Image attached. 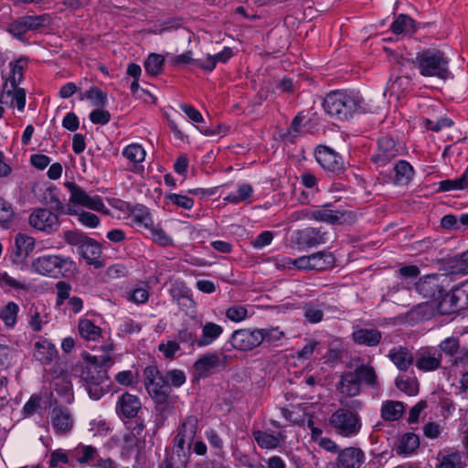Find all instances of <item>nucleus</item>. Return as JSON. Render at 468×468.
<instances>
[{
    "label": "nucleus",
    "instance_id": "obj_12",
    "mask_svg": "<svg viewBox=\"0 0 468 468\" xmlns=\"http://www.w3.org/2000/svg\"><path fill=\"white\" fill-rule=\"evenodd\" d=\"M29 225L48 234L58 229L60 222L58 216L47 208H36L29 216Z\"/></svg>",
    "mask_w": 468,
    "mask_h": 468
},
{
    "label": "nucleus",
    "instance_id": "obj_17",
    "mask_svg": "<svg viewBox=\"0 0 468 468\" xmlns=\"http://www.w3.org/2000/svg\"><path fill=\"white\" fill-rule=\"evenodd\" d=\"M50 421L56 434L69 433L74 425V419L70 411L63 406H55L50 413Z\"/></svg>",
    "mask_w": 468,
    "mask_h": 468
},
{
    "label": "nucleus",
    "instance_id": "obj_37",
    "mask_svg": "<svg viewBox=\"0 0 468 468\" xmlns=\"http://www.w3.org/2000/svg\"><path fill=\"white\" fill-rule=\"evenodd\" d=\"M405 410L400 401L387 400L381 406V417L387 421H395L400 419Z\"/></svg>",
    "mask_w": 468,
    "mask_h": 468
},
{
    "label": "nucleus",
    "instance_id": "obj_51",
    "mask_svg": "<svg viewBox=\"0 0 468 468\" xmlns=\"http://www.w3.org/2000/svg\"><path fill=\"white\" fill-rule=\"evenodd\" d=\"M439 468H462V454L458 451H454L449 454L442 456Z\"/></svg>",
    "mask_w": 468,
    "mask_h": 468
},
{
    "label": "nucleus",
    "instance_id": "obj_8",
    "mask_svg": "<svg viewBox=\"0 0 468 468\" xmlns=\"http://www.w3.org/2000/svg\"><path fill=\"white\" fill-rule=\"evenodd\" d=\"M64 185L70 194V203L80 205L106 215L109 214V209L105 207L102 199L99 196H90L82 187L74 182H66Z\"/></svg>",
    "mask_w": 468,
    "mask_h": 468
},
{
    "label": "nucleus",
    "instance_id": "obj_16",
    "mask_svg": "<svg viewBox=\"0 0 468 468\" xmlns=\"http://www.w3.org/2000/svg\"><path fill=\"white\" fill-rule=\"evenodd\" d=\"M415 365L423 372L437 370L441 367V355L434 347H422L415 355Z\"/></svg>",
    "mask_w": 468,
    "mask_h": 468
},
{
    "label": "nucleus",
    "instance_id": "obj_48",
    "mask_svg": "<svg viewBox=\"0 0 468 468\" xmlns=\"http://www.w3.org/2000/svg\"><path fill=\"white\" fill-rule=\"evenodd\" d=\"M282 265L283 267H294L298 270H312L310 255L301 256L296 259L284 257L282 259Z\"/></svg>",
    "mask_w": 468,
    "mask_h": 468
},
{
    "label": "nucleus",
    "instance_id": "obj_38",
    "mask_svg": "<svg viewBox=\"0 0 468 468\" xmlns=\"http://www.w3.org/2000/svg\"><path fill=\"white\" fill-rule=\"evenodd\" d=\"M27 62L23 58L9 63L10 76L5 80L3 87L7 88L8 82L11 88H16L23 80V70Z\"/></svg>",
    "mask_w": 468,
    "mask_h": 468
},
{
    "label": "nucleus",
    "instance_id": "obj_44",
    "mask_svg": "<svg viewBox=\"0 0 468 468\" xmlns=\"http://www.w3.org/2000/svg\"><path fill=\"white\" fill-rule=\"evenodd\" d=\"M252 193L253 188L250 184H242L239 186L237 192L229 194L224 200L232 204H238L242 201H247L251 197Z\"/></svg>",
    "mask_w": 468,
    "mask_h": 468
},
{
    "label": "nucleus",
    "instance_id": "obj_5",
    "mask_svg": "<svg viewBox=\"0 0 468 468\" xmlns=\"http://www.w3.org/2000/svg\"><path fill=\"white\" fill-rule=\"evenodd\" d=\"M412 63L424 77H435L445 80L452 75L449 58L437 48H427L418 52Z\"/></svg>",
    "mask_w": 468,
    "mask_h": 468
},
{
    "label": "nucleus",
    "instance_id": "obj_24",
    "mask_svg": "<svg viewBox=\"0 0 468 468\" xmlns=\"http://www.w3.org/2000/svg\"><path fill=\"white\" fill-rule=\"evenodd\" d=\"M336 388L345 397L344 399L358 396L361 392V385L352 371H346L341 375Z\"/></svg>",
    "mask_w": 468,
    "mask_h": 468
},
{
    "label": "nucleus",
    "instance_id": "obj_46",
    "mask_svg": "<svg viewBox=\"0 0 468 468\" xmlns=\"http://www.w3.org/2000/svg\"><path fill=\"white\" fill-rule=\"evenodd\" d=\"M165 58L162 55L152 53L144 62V69L152 76L158 75L163 68Z\"/></svg>",
    "mask_w": 468,
    "mask_h": 468
},
{
    "label": "nucleus",
    "instance_id": "obj_4",
    "mask_svg": "<svg viewBox=\"0 0 468 468\" xmlns=\"http://www.w3.org/2000/svg\"><path fill=\"white\" fill-rule=\"evenodd\" d=\"M339 402L342 407L330 416V427L343 437L357 435L362 428L361 418L357 411L362 408V402L358 399L347 401L344 399H340Z\"/></svg>",
    "mask_w": 468,
    "mask_h": 468
},
{
    "label": "nucleus",
    "instance_id": "obj_52",
    "mask_svg": "<svg viewBox=\"0 0 468 468\" xmlns=\"http://www.w3.org/2000/svg\"><path fill=\"white\" fill-rule=\"evenodd\" d=\"M149 232H150V235H151V238L152 239L163 246V247H166L170 244H172V239L166 234V232L159 228V227H154V224L148 229Z\"/></svg>",
    "mask_w": 468,
    "mask_h": 468
},
{
    "label": "nucleus",
    "instance_id": "obj_60",
    "mask_svg": "<svg viewBox=\"0 0 468 468\" xmlns=\"http://www.w3.org/2000/svg\"><path fill=\"white\" fill-rule=\"evenodd\" d=\"M89 117L92 123L105 125L111 120V113L103 109H95L90 113Z\"/></svg>",
    "mask_w": 468,
    "mask_h": 468
},
{
    "label": "nucleus",
    "instance_id": "obj_1",
    "mask_svg": "<svg viewBox=\"0 0 468 468\" xmlns=\"http://www.w3.org/2000/svg\"><path fill=\"white\" fill-rule=\"evenodd\" d=\"M112 349V345H108L104 346L105 354L89 356L87 357V364L81 370L80 379L83 381L85 388L92 399H100L107 390V382L109 380L107 364L112 363L110 353Z\"/></svg>",
    "mask_w": 468,
    "mask_h": 468
},
{
    "label": "nucleus",
    "instance_id": "obj_57",
    "mask_svg": "<svg viewBox=\"0 0 468 468\" xmlns=\"http://www.w3.org/2000/svg\"><path fill=\"white\" fill-rule=\"evenodd\" d=\"M261 331L263 341L278 346V342L284 336V333L278 328L259 329Z\"/></svg>",
    "mask_w": 468,
    "mask_h": 468
},
{
    "label": "nucleus",
    "instance_id": "obj_62",
    "mask_svg": "<svg viewBox=\"0 0 468 468\" xmlns=\"http://www.w3.org/2000/svg\"><path fill=\"white\" fill-rule=\"evenodd\" d=\"M165 378L168 384L170 383L175 387H180L186 382V375L179 369L167 371Z\"/></svg>",
    "mask_w": 468,
    "mask_h": 468
},
{
    "label": "nucleus",
    "instance_id": "obj_6",
    "mask_svg": "<svg viewBox=\"0 0 468 468\" xmlns=\"http://www.w3.org/2000/svg\"><path fill=\"white\" fill-rule=\"evenodd\" d=\"M64 239L68 244L77 247L78 253L89 265H92L95 269L103 267L101 260V248L95 239L77 230L65 231Z\"/></svg>",
    "mask_w": 468,
    "mask_h": 468
},
{
    "label": "nucleus",
    "instance_id": "obj_49",
    "mask_svg": "<svg viewBox=\"0 0 468 468\" xmlns=\"http://www.w3.org/2000/svg\"><path fill=\"white\" fill-rule=\"evenodd\" d=\"M395 384L399 390L410 396L416 395L418 392V383L413 378L400 376L396 378Z\"/></svg>",
    "mask_w": 468,
    "mask_h": 468
},
{
    "label": "nucleus",
    "instance_id": "obj_47",
    "mask_svg": "<svg viewBox=\"0 0 468 468\" xmlns=\"http://www.w3.org/2000/svg\"><path fill=\"white\" fill-rule=\"evenodd\" d=\"M191 445L184 441L183 439L174 438L173 452L177 455L181 463L186 465L188 462Z\"/></svg>",
    "mask_w": 468,
    "mask_h": 468
},
{
    "label": "nucleus",
    "instance_id": "obj_54",
    "mask_svg": "<svg viewBox=\"0 0 468 468\" xmlns=\"http://www.w3.org/2000/svg\"><path fill=\"white\" fill-rule=\"evenodd\" d=\"M77 454V461L80 463H87L91 460L95 459V455L97 453L96 448L88 445V446H81L75 450Z\"/></svg>",
    "mask_w": 468,
    "mask_h": 468
},
{
    "label": "nucleus",
    "instance_id": "obj_41",
    "mask_svg": "<svg viewBox=\"0 0 468 468\" xmlns=\"http://www.w3.org/2000/svg\"><path fill=\"white\" fill-rule=\"evenodd\" d=\"M324 303L319 304L314 302L305 303L303 307V317L310 324H317L324 318Z\"/></svg>",
    "mask_w": 468,
    "mask_h": 468
},
{
    "label": "nucleus",
    "instance_id": "obj_36",
    "mask_svg": "<svg viewBox=\"0 0 468 468\" xmlns=\"http://www.w3.org/2000/svg\"><path fill=\"white\" fill-rule=\"evenodd\" d=\"M252 435L261 448L268 450L279 447L281 441L283 439L281 432L274 435L262 431H254Z\"/></svg>",
    "mask_w": 468,
    "mask_h": 468
},
{
    "label": "nucleus",
    "instance_id": "obj_26",
    "mask_svg": "<svg viewBox=\"0 0 468 468\" xmlns=\"http://www.w3.org/2000/svg\"><path fill=\"white\" fill-rule=\"evenodd\" d=\"M0 103L10 107H16L19 112H23L26 105V90L23 88L4 89L0 95Z\"/></svg>",
    "mask_w": 468,
    "mask_h": 468
},
{
    "label": "nucleus",
    "instance_id": "obj_35",
    "mask_svg": "<svg viewBox=\"0 0 468 468\" xmlns=\"http://www.w3.org/2000/svg\"><path fill=\"white\" fill-rule=\"evenodd\" d=\"M57 356V349L50 342L44 340L35 344V358L42 364H49Z\"/></svg>",
    "mask_w": 468,
    "mask_h": 468
},
{
    "label": "nucleus",
    "instance_id": "obj_2",
    "mask_svg": "<svg viewBox=\"0 0 468 468\" xmlns=\"http://www.w3.org/2000/svg\"><path fill=\"white\" fill-rule=\"evenodd\" d=\"M323 107L326 114L339 121L349 120L354 113L368 112L372 109L358 94L333 91L325 96Z\"/></svg>",
    "mask_w": 468,
    "mask_h": 468
},
{
    "label": "nucleus",
    "instance_id": "obj_61",
    "mask_svg": "<svg viewBox=\"0 0 468 468\" xmlns=\"http://www.w3.org/2000/svg\"><path fill=\"white\" fill-rule=\"evenodd\" d=\"M464 183L462 181V177L456 179L442 180L439 183V190L441 191H452V190H463L465 189Z\"/></svg>",
    "mask_w": 468,
    "mask_h": 468
},
{
    "label": "nucleus",
    "instance_id": "obj_30",
    "mask_svg": "<svg viewBox=\"0 0 468 468\" xmlns=\"http://www.w3.org/2000/svg\"><path fill=\"white\" fill-rule=\"evenodd\" d=\"M429 24L416 23L411 17L407 15H399L396 20L391 24L390 29L396 34H412L420 26L426 27Z\"/></svg>",
    "mask_w": 468,
    "mask_h": 468
},
{
    "label": "nucleus",
    "instance_id": "obj_9",
    "mask_svg": "<svg viewBox=\"0 0 468 468\" xmlns=\"http://www.w3.org/2000/svg\"><path fill=\"white\" fill-rule=\"evenodd\" d=\"M438 353L445 357L447 363L452 367L458 366L463 363L468 358V349L463 347L458 337L450 336L442 341L438 346Z\"/></svg>",
    "mask_w": 468,
    "mask_h": 468
},
{
    "label": "nucleus",
    "instance_id": "obj_53",
    "mask_svg": "<svg viewBox=\"0 0 468 468\" xmlns=\"http://www.w3.org/2000/svg\"><path fill=\"white\" fill-rule=\"evenodd\" d=\"M226 316L230 321L239 323L247 318L248 310L243 305L235 304L227 309Z\"/></svg>",
    "mask_w": 468,
    "mask_h": 468
},
{
    "label": "nucleus",
    "instance_id": "obj_32",
    "mask_svg": "<svg viewBox=\"0 0 468 468\" xmlns=\"http://www.w3.org/2000/svg\"><path fill=\"white\" fill-rule=\"evenodd\" d=\"M198 428V420L196 416H187L182 422L177 434L175 436L183 439L184 441L192 445Z\"/></svg>",
    "mask_w": 468,
    "mask_h": 468
},
{
    "label": "nucleus",
    "instance_id": "obj_18",
    "mask_svg": "<svg viewBox=\"0 0 468 468\" xmlns=\"http://www.w3.org/2000/svg\"><path fill=\"white\" fill-rule=\"evenodd\" d=\"M36 240L33 237L24 233H18L14 239V246L11 250V259L16 264L23 263L34 250Z\"/></svg>",
    "mask_w": 468,
    "mask_h": 468
},
{
    "label": "nucleus",
    "instance_id": "obj_40",
    "mask_svg": "<svg viewBox=\"0 0 468 468\" xmlns=\"http://www.w3.org/2000/svg\"><path fill=\"white\" fill-rule=\"evenodd\" d=\"M312 270L324 271L332 268L335 257L330 252L319 251L310 255Z\"/></svg>",
    "mask_w": 468,
    "mask_h": 468
},
{
    "label": "nucleus",
    "instance_id": "obj_13",
    "mask_svg": "<svg viewBox=\"0 0 468 468\" xmlns=\"http://www.w3.org/2000/svg\"><path fill=\"white\" fill-rule=\"evenodd\" d=\"M400 151V145L393 138L384 136L378 139L376 152L371 155L370 160L379 166H384L399 156Z\"/></svg>",
    "mask_w": 468,
    "mask_h": 468
},
{
    "label": "nucleus",
    "instance_id": "obj_29",
    "mask_svg": "<svg viewBox=\"0 0 468 468\" xmlns=\"http://www.w3.org/2000/svg\"><path fill=\"white\" fill-rule=\"evenodd\" d=\"M223 333V327L213 322H207L202 325V334L197 341V346H207L212 345Z\"/></svg>",
    "mask_w": 468,
    "mask_h": 468
},
{
    "label": "nucleus",
    "instance_id": "obj_63",
    "mask_svg": "<svg viewBox=\"0 0 468 468\" xmlns=\"http://www.w3.org/2000/svg\"><path fill=\"white\" fill-rule=\"evenodd\" d=\"M78 220L88 228H96L100 224L99 217L88 211H80Z\"/></svg>",
    "mask_w": 468,
    "mask_h": 468
},
{
    "label": "nucleus",
    "instance_id": "obj_64",
    "mask_svg": "<svg viewBox=\"0 0 468 468\" xmlns=\"http://www.w3.org/2000/svg\"><path fill=\"white\" fill-rule=\"evenodd\" d=\"M452 268L454 273L468 274V250L455 260Z\"/></svg>",
    "mask_w": 468,
    "mask_h": 468
},
{
    "label": "nucleus",
    "instance_id": "obj_33",
    "mask_svg": "<svg viewBox=\"0 0 468 468\" xmlns=\"http://www.w3.org/2000/svg\"><path fill=\"white\" fill-rule=\"evenodd\" d=\"M419 445V437L413 432H408L400 437L395 446V451L398 455L407 456L414 452Z\"/></svg>",
    "mask_w": 468,
    "mask_h": 468
},
{
    "label": "nucleus",
    "instance_id": "obj_10",
    "mask_svg": "<svg viewBox=\"0 0 468 468\" xmlns=\"http://www.w3.org/2000/svg\"><path fill=\"white\" fill-rule=\"evenodd\" d=\"M441 277L438 274L427 275L420 278L415 284L416 291L424 298L433 302L436 307L444 292Z\"/></svg>",
    "mask_w": 468,
    "mask_h": 468
},
{
    "label": "nucleus",
    "instance_id": "obj_25",
    "mask_svg": "<svg viewBox=\"0 0 468 468\" xmlns=\"http://www.w3.org/2000/svg\"><path fill=\"white\" fill-rule=\"evenodd\" d=\"M352 372L361 386L365 385L366 387L376 389L380 388V383L378 381L377 372L373 366L370 364H361L357 366Z\"/></svg>",
    "mask_w": 468,
    "mask_h": 468
},
{
    "label": "nucleus",
    "instance_id": "obj_14",
    "mask_svg": "<svg viewBox=\"0 0 468 468\" xmlns=\"http://www.w3.org/2000/svg\"><path fill=\"white\" fill-rule=\"evenodd\" d=\"M349 216L350 214L346 211L332 209V204L330 203L305 211V217L308 219L322 221L332 225L343 224Z\"/></svg>",
    "mask_w": 468,
    "mask_h": 468
},
{
    "label": "nucleus",
    "instance_id": "obj_31",
    "mask_svg": "<svg viewBox=\"0 0 468 468\" xmlns=\"http://www.w3.org/2000/svg\"><path fill=\"white\" fill-rule=\"evenodd\" d=\"M129 218L133 226L148 229L153 225V219L148 209L142 205L135 206L130 210Z\"/></svg>",
    "mask_w": 468,
    "mask_h": 468
},
{
    "label": "nucleus",
    "instance_id": "obj_50",
    "mask_svg": "<svg viewBox=\"0 0 468 468\" xmlns=\"http://www.w3.org/2000/svg\"><path fill=\"white\" fill-rule=\"evenodd\" d=\"M6 30L19 40L22 39L24 34L29 31L27 28V23L24 16L8 24Z\"/></svg>",
    "mask_w": 468,
    "mask_h": 468
},
{
    "label": "nucleus",
    "instance_id": "obj_7",
    "mask_svg": "<svg viewBox=\"0 0 468 468\" xmlns=\"http://www.w3.org/2000/svg\"><path fill=\"white\" fill-rule=\"evenodd\" d=\"M73 265L74 261L69 257L47 254L35 259L32 269L41 275L58 278L69 272Z\"/></svg>",
    "mask_w": 468,
    "mask_h": 468
},
{
    "label": "nucleus",
    "instance_id": "obj_59",
    "mask_svg": "<svg viewBox=\"0 0 468 468\" xmlns=\"http://www.w3.org/2000/svg\"><path fill=\"white\" fill-rule=\"evenodd\" d=\"M180 349L179 344L175 340H169L166 343H161L158 350L169 359L175 357L176 353Z\"/></svg>",
    "mask_w": 468,
    "mask_h": 468
},
{
    "label": "nucleus",
    "instance_id": "obj_42",
    "mask_svg": "<svg viewBox=\"0 0 468 468\" xmlns=\"http://www.w3.org/2000/svg\"><path fill=\"white\" fill-rule=\"evenodd\" d=\"M79 99H88L96 107H103L107 103V94L96 86H92L84 94L80 93Z\"/></svg>",
    "mask_w": 468,
    "mask_h": 468
},
{
    "label": "nucleus",
    "instance_id": "obj_11",
    "mask_svg": "<svg viewBox=\"0 0 468 468\" xmlns=\"http://www.w3.org/2000/svg\"><path fill=\"white\" fill-rule=\"evenodd\" d=\"M229 342L234 349L250 351L258 347L263 342V337L259 329H239L232 333Z\"/></svg>",
    "mask_w": 468,
    "mask_h": 468
},
{
    "label": "nucleus",
    "instance_id": "obj_3",
    "mask_svg": "<svg viewBox=\"0 0 468 468\" xmlns=\"http://www.w3.org/2000/svg\"><path fill=\"white\" fill-rule=\"evenodd\" d=\"M144 375L145 388L152 399L155 402L156 410L159 412L158 420H160V423H156L157 428H159L164 424L167 415L171 414L173 411V407L169 402L171 387L156 366L151 365L146 367Z\"/></svg>",
    "mask_w": 468,
    "mask_h": 468
},
{
    "label": "nucleus",
    "instance_id": "obj_39",
    "mask_svg": "<svg viewBox=\"0 0 468 468\" xmlns=\"http://www.w3.org/2000/svg\"><path fill=\"white\" fill-rule=\"evenodd\" d=\"M123 157H125L134 167L143 163L145 159V150L139 144H131L125 146L122 152Z\"/></svg>",
    "mask_w": 468,
    "mask_h": 468
},
{
    "label": "nucleus",
    "instance_id": "obj_23",
    "mask_svg": "<svg viewBox=\"0 0 468 468\" xmlns=\"http://www.w3.org/2000/svg\"><path fill=\"white\" fill-rule=\"evenodd\" d=\"M329 239V233L323 228H306L298 231V244L315 247L324 244Z\"/></svg>",
    "mask_w": 468,
    "mask_h": 468
},
{
    "label": "nucleus",
    "instance_id": "obj_15",
    "mask_svg": "<svg viewBox=\"0 0 468 468\" xmlns=\"http://www.w3.org/2000/svg\"><path fill=\"white\" fill-rule=\"evenodd\" d=\"M314 154L317 163L323 168L335 174L344 170V163L341 156L333 149L324 145H319Z\"/></svg>",
    "mask_w": 468,
    "mask_h": 468
},
{
    "label": "nucleus",
    "instance_id": "obj_43",
    "mask_svg": "<svg viewBox=\"0 0 468 468\" xmlns=\"http://www.w3.org/2000/svg\"><path fill=\"white\" fill-rule=\"evenodd\" d=\"M80 335L87 340H96L101 335V328L88 319L81 320L79 324Z\"/></svg>",
    "mask_w": 468,
    "mask_h": 468
},
{
    "label": "nucleus",
    "instance_id": "obj_56",
    "mask_svg": "<svg viewBox=\"0 0 468 468\" xmlns=\"http://www.w3.org/2000/svg\"><path fill=\"white\" fill-rule=\"evenodd\" d=\"M166 198L174 205L185 209H191L194 206V200L186 196L178 194H170Z\"/></svg>",
    "mask_w": 468,
    "mask_h": 468
},
{
    "label": "nucleus",
    "instance_id": "obj_45",
    "mask_svg": "<svg viewBox=\"0 0 468 468\" xmlns=\"http://www.w3.org/2000/svg\"><path fill=\"white\" fill-rule=\"evenodd\" d=\"M18 311V305L14 302H9L0 310V318L6 326L13 327L16 323Z\"/></svg>",
    "mask_w": 468,
    "mask_h": 468
},
{
    "label": "nucleus",
    "instance_id": "obj_34",
    "mask_svg": "<svg viewBox=\"0 0 468 468\" xmlns=\"http://www.w3.org/2000/svg\"><path fill=\"white\" fill-rule=\"evenodd\" d=\"M393 170L395 172L393 182L397 186H407L414 175L413 167L403 160L397 162Z\"/></svg>",
    "mask_w": 468,
    "mask_h": 468
},
{
    "label": "nucleus",
    "instance_id": "obj_58",
    "mask_svg": "<svg viewBox=\"0 0 468 468\" xmlns=\"http://www.w3.org/2000/svg\"><path fill=\"white\" fill-rule=\"evenodd\" d=\"M57 289V304H63L66 299L69 298V293L71 291V285L64 281H59L56 283Z\"/></svg>",
    "mask_w": 468,
    "mask_h": 468
},
{
    "label": "nucleus",
    "instance_id": "obj_27",
    "mask_svg": "<svg viewBox=\"0 0 468 468\" xmlns=\"http://www.w3.org/2000/svg\"><path fill=\"white\" fill-rule=\"evenodd\" d=\"M388 356L400 371H407L415 362V356L404 346L390 349Z\"/></svg>",
    "mask_w": 468,
    "mask_h": 468
},
{
    "label": "nucleus",
    "instance_id": "obj_28",
    "mask_svg": "<svg viewBox=\"0 0 468 468\" xmlns=\"http://www.w3.org/2000/svg\"><path fill=\"white\" fill-rule=\"evenodd\" d=\"M352 337L357 345L376 346L380 343L382 334L378 329L360 328L353 332Z\"/></svg>",
    "mask_w": 468,
    "mask_h": 468
},
{
    "label": "nucleus",
    "instance_id": "obj_22",
    "mask_svg": "<svg viewBox=\"0 0 468 468\" xmlns=\"http://www.w3.org/2000/svg\"><path fill=\"white\" fill-rule=\"evenodd\" d=\"M365 462V453L359 448L347 447L342 450L337 456V468H360Z\"/></svg>",
    "mask_w": 468,
    "mask_h": 468
},
{
    "label": "nucleus",
    "instance_id": "obj_19",
    "mask_svg": "<svg viewBox=\"0 0 468 468\" xmlns=\"http://www.w3.org/2000/svg\"><path fill=\"white\" fill-rule=\"evenodd\" d=\"M220 356L218 353L205 355L198 358L194 364V376L196 378H205L208 376L221 370L222 365Z\"/></svg>",
    "mask_w": 468,
    "mask_h": 468
},
{
    "label": "nucleus",
    "instance_id": "obj_21",
    "mask_svg": "<svg viewBox=\"0 0 468 468\" xmlns=\"http://www.w3.org/2000/svg\"><path fill=\"white\" fill-rule=\"evenodd\" d=\"M464 299L459 297L458 288L452 291L451 293L443 292V296L437 303V311L441 314L460 312L468 309V303Z\"/></svg>",
    "mask_w": 468,
    "mask_h": 468
},
{
    "label": "nucleus",
    "instance_id": "obj_55",
    "mask_svg": "<svg viewBox=\"0 0 468 468\" xmlns=\"http://www.w3.org/2000/svg\"><path fill=\"white\" fill-rule=\"evenodd\" d=\"M27 23V28L30 30H37L40 27H45L48 21V15H41V16H24Z\"/></svg>",
    "mask_w": 468,
    "mask_h": 468
},
{
    "label": "nucleus",
    "instance_id": "obj_20",
    "mask_svg": "<svg viewBox=\"0 0 468 468\" xmlns=\"http://www.w3.org/2000/svg\"><path fill=\"white\" fill-rule=\"evenodd\" d=\"M141 409V400L135 395L126 392L118 398L116 413L121 419L136 418Z\"/></svg>",
    "mask_w": 468,
    "mask_h": 468
}]
</instances>
